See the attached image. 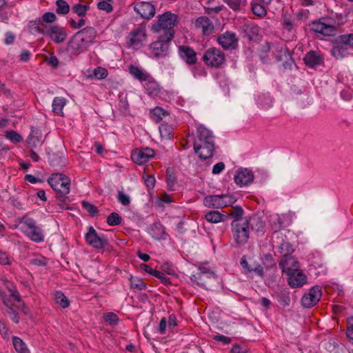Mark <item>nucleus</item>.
<instances>
[{
    "instance_id": "obj_55",
    "label": "nucleus",
    "mask_w": 353,
    "mask_h": 353,
    "mask_svg": "<svg viewBox=\"0 0 353 353\" xmlns=\"http://www.w3.org/2000/svg\"><path fill=\"white\" fill-rule=\"evenodd\" d=\"M197 273H201L202 274H205L208 276H210L212 279H215V274L214 272H212L209 268L205 266V265H201L198 268Z\"/></svg>"
},
{
    "instance_id": "obj_1",
    "label": "nucleus",
    "mask_w": 353,
    "mask_h": 353,
    "mask_svg": "<svg viewBox=\"0 0 353 353\" xmlns=\"http://www.w3.org/2000/svg\"><path fill=\"white\" fill-rule=\"evenodd\" d=\"M194 150L203 159L212 157L214 152V137L211 130L203 125L196 128V139L194 141Z\"/></svg>"
},
{
    "instance_id": "obj_16",
    "label": "nucleus",
    "mask_w": 353,
    "mask_h": 353,
    "mask_svg": "<svg viewBox=\"0 0 353 353\" xmlns=\"http://www.w3.org/2000/svg\"><path fill=\"white\" fill-rule=\"evenodd\" d=\"M134 11L142 18L150 19L155 15V8L150 2L141 1L137 3L134 8Z\"/></svg>"
},
{
    "instance_id": "obj_42",
    "label": "nucleus",
    "mask_w": 353,
    "mask_h": 353,
    "mask_svg": "<svg viewBox=\"0 0 353 353\" xmlns=\"http://www.w3.org/2000/svg\"><path fill=\"white\" fill-rule=\"evenodd\" d=\"M90 10L89 5H82L81 3H77L72 7L73 12L77 14V16L83 17L85 16L87 12Z\"/></svg>"
},
{
    "instance_id": "obj_9",
    "label": "nucleus",
    "mask_w": 353,
    "mask_h": 353,
    "mask_svg": "<svg viewBox=\"0 0 353 353\" xmlns=\"http://www.w3.org/2000/svg\"><path fill=\"white\" fill-rule=\"evenodd\" d=\"M225 60L224 53L218 48H211L205 50L203 56L204 63L211 67L217 68Z\"/></svg>"
},
{
    "instance_id": "obj_32",
    "label": "nucleus",
    "mask_w": 353,
    "mask_h": 353,
    "mask_svg": "<svg viewBox=\"0 0 353 353\" xmlns=\"http://www.w3.org/2000/svg\"><path fill=\"white\" fill-rule=\"evenodd\" d=\"M41 132L37 129L32 128L31 132L27 138L26 142L30 148H36L41 143Z\"/></svg>"
},
{
    "instance_id": "obj_62",
    "label": "nucleus",
    "mask_w": 353,
    "mask_h": 353,
    "mask_svg": "<svg viewBox=\"0 0 353 353\" xmlns=\"http://www.w3.org/2000/svg\"><path fill=\"white\" fill-rule=\"evenodd\" d=\"M228 6L234 10H238L240 9L241 0H223Z\"/></svg>"
},
{
    "instance_id": "obj_39",
    "label": "nucleus",
    "mask_w": 353,
    "mask_h": 353,
    "mask_svg": "<svg viewBox=\"0 0 353 353\" xmlns=\"http://www.w3.org/2000/svg\"><path fill=\"white\" fill-rule=\"evenodd\" d=\"M252 12L260 17H263L267 14L265 6L259 3V2L253 0L252 3Z\"/></svg>"
},
{
    "instance_id": "obj_2",
    "label": "nucleus",
    "mask_w": 353,
    "mask_h": 353,
    "mask_svg": "<svg viewBox=\"0 0 353 353\" xmlns=\"http://www.w3.org/2000/svg\"><path fill=\"white\" fill-rule=\"evenodd\" d=\"M177 21V15L170 12H165L158 17V21L152 26V29L159 35L172 40L174 36V27L176 25Z\"/></svg>"
},
{
    "instance_id": "obj_15",
    "label": "nucleus",
    "mask_w": 353,
    "mask_h": 353,
    "mask_svg": "<svg viewBox=\"0 0 353 353\" xmlns=\"http://www.w3.org/2000/svg\"><path fill=\"white\" fill-rule=\"evenodd\" d=\"M145 37L146 34L145 28L138 27L130 32L127 43L130 47L137 48L141 45V43L145 39Z\"/></svg>"
},
{
    "instance_id": "obj_14",
    "label": "nucleus",
    "mask_w": 353,
    "mask_h": 353,
    "mask_svg": "<svg viewBox=\"0 0 353 353\" xmlns=\"http://www.w3.org/2000/svg\"><path fill=\"white\" fill-rule=\"evenodd\" d=\"M154 151L150 148H143L135 149L132 151L131 158L132 161L137 164L146 163L150 158L154 155Z\"/></svg>"
},
{
    "instance_id": "obj_58",
    "label": "nucleus",
    "mask_w": 353,
    "mask_h": 353,
    "mask_svg": "<svg viewBox=\"0 0 353 353\" xmlns=\"http://www.w3.org/2000/svg\"><path fill=\"white\" fill-rule=\"evenodd\" d=\"M82 206L91 214L94 215L98 212L97 207L87 201H82Z\"/></svg>"
},
{
    "instance_id": "obj_23",
    "label": "nucleus",
    "mask_w": 353,
    "mask_h": 353,
    "mask_svg": "<svg viewBox=\"0 0 353 353\" xmlns=\"http://www.w3.org/2000/svg\"><path fill=\"white\" fill-rule=\"evenodd\" d=\"M219 43L225 49H233L237 45V39L234 33L226 32L218 38Z\"/></svg>"
},
{
    "instance_id": "obj_26",
    "label": "nucleus",
    "mask_w": 353,
    "mask_h": 353,
    "mask_svg": "<svg viewBox=\"0 0 353 353\" xmlns=\"http://www.w3.org/2000/svg\"><path fill=\"white\" fill-rule=\"evenodd\" d=\"M303 61L306 65L310 68H314L322 64L323 62V58L321 56L319 52L316 51H310L305 54Z\"/></svg>"
},
{
    "instance_id": "obj_45",
    "label": "nucleus",
    "mask_w": 353,
    "mask_h": 353,
    "mask_svg": "<svg viewBox=\"0 0 353 353\" xmlns=\"http://www.w3.org/2000/svg\"><path fill=\"white\" fill-rule=\"evenodd\" d=\"M57 19L56 14L53 12H47L43 14V16L39 19V21L41 25L43 22L52 23L54 22Z\"/></svg>"
},
{
    "instance_id": "obj_59",
    "label": "nucleus",
    "mask_w": 353,
    "mask_h": 353,
    "mask_svg": "<svg viewBox=\"0 0 353 353\" xmlns=\"http://www.w3.org/2000/svg\"><path fill=\"white\" fill-rule=\"evenodd\" d=\"M154 272L153 276L160 279L163 284L168 285L170 283V279L163 272L158 270H155Z\"/></svg>"
},
{
    "instance_id": "obj_40",
    "label": "nucleus",
    "mask_w": 353,
    "mask_h": 353,
    "mask_svg": "<svg viewBox=\"0 0 353 353\" xmlns=\"http://www.w3.org/2000/svg\"><path fill=\"white\" fill-rule=\"evenodd\" d=\"M336 39L339 41V43H341L347 48H353V33L341 34L338 36Z\"/></svg>"
},
{
    "instance_id": "obj_51",
    "label": "nucleus",
    "mask_w": 353,
    "mask_h": 353,
    "mask_svg": "<svg viewBox=\"0 0 353 353\" xmlns=\"http://www.w3.org/2000/svg\"><path fill=\"white\" fill-rule=\"evenodd\" d=\"M229 214L232 217H234V219H247V217H242V216L243 214V210L239 206H236L234 208H232L231 209V210L230 211Z\"/></svg>"
},
{
    "instance_id": "obj_20",
    "label": "nucleus",
    "mask_w": 353,
    "mask_h": 353,
    "mask_svg": "<svg viewBox=\"0 0 353 353\" xmlns=\"http://www.w3.org/2000/svg\"><path fill=\"white\" fill-rule=\"evenodd\" d=\"M310 28L312 31L324 36L334 35L336 31L334 26L326 24L321 21V20L313 21L310 24Z\"/></svg>"
},
{
    "instance_id": "obj_30",
    "label": "nucleus",
    "mask_w": 353,
    "mask_h": 353,
    "mask_svg": "<svg viewBox=\"0 0 353 353\" xmlns=\"http://www.w3.org/2000/svg\"><path fill=\"white\" fill-rule=\"evenodd\" d=\"M129 72L134 78L140 81H145L149 79L150 76L147 72L134 65L129 66Z\"/></svg>"
},
{
    "instance_id": "obj_6",
    "label": "nucleus",
    "mask_w": 353,
    "mask_h": 353,
    "mask_svg": "<svg viewBox=\"0 0 353 353\" xmlns=\"http://www.w3.org/2000/svg\"><path fill=\"white\" fill-rule=\"evenodd\" d=\"M271 244L275 254H279L282 257L290 255L294 252L292 245L288 242L283 233L272 234Z\"/></svg>"
},
{
    "instance_id": "obj_44",
    "label": "nucleus",
    "mask_w": 353,
    "mask_h": 353,
    "mask_svg": "<svg viewBox=\"0 0 353 353\" xmlns=\"http://www.w3.org/2000/svg\"><path fill=\"white\" fill-rule=\"evenodd\" d=\"M121 221V216L117 212H112L107 218V223L111 226L119 225Z\"/></svg>"
},
{
    "instance_id": "obj_3",
    "label": "nucleus",
    "mask_w": 353,
    "mask_h": 353,
    "mask_svg": "<svg viewBox=\"0 0 353 353\" xmlns=\"http://www.w3.org/2000/svg\"><path fill=\"white\" fill-rule=\"evenodd\" d=\"M21 231L31 241L41 243L44 241V234L41 228L36 225L35 221L30 217L23 216L20 220Z\"/></svg>"
},
{
    "instance_id": "obj_46",
    "label": "nucleus",
    "mask_w": 353,
    "mask_h": 353,
    "mask_svg": "<svg viewBox=\"0 0 353 353\" xmlns=\"http://www.w3.org/2000/svg\"><path fill=\"white\" fill-rule=\"evenodd\" d=\"M108 70L103 67H97L94 69L92 76L97 79L101 80L105 79L108 76Z\"/></svg>"
},
{
    "instance_id": "obj_57",
    "label": "nucleus",
    "mask_w": 353,
    "mask_h": 353,
    "mask_svg": "<svg viewBox=\"0 0 353 353\" xmlns=\"http://www.w3.org/2000/svg\"><path fill=\"white\" fill-rule=\"evenodd\" d=\"M1 94L5 96L8 99V102L11 103L13 101V93L10 89L5 87L4 85H1Z\"/></svg>"
},
{
    "instance_id": "obj_49",
    "label": "nucleus",
    "mask_w": 353,
    "mask_h": 353,
    "mask_svg": "<svg viewBox=\"0 0 353 353\" xmlns=\"http://www.w3.org/2000/svg\"><path fill=\"white\" fill-rule=\"evenodd\" d=\"M166 182L169 189L172 190L176 182V176L171 169L167 170Z\"/></svg>"
},
{
    "instance_id": "obj_22",
    "label": "nucleus",
    "mask_w": 353,
    "mask_h": 353,
    "mask_svg": "<svg viewBox=\"0 0 353 353\" xmlns=\"http://www.w3.org/2000/svg\"><path fill=\"white\" fill-rule=\"evenodd\" d=\"M287 275L288 284L292 288H299L306 283V276L299 269Z\"/></svg>"
},
{
    "instance_id": "obj_4",
    "label": "nucleus",
    "mask_w": 353,
    "mask_h": 353,
    "mask_svg": "<svg viewBox=\"0 0 353 353\" xmlns=\"http://www.w3.org/2000/svg\"><path fill=\"white\" fill-rule=\"evenodd\" d=\"M232 237L237 245L245 244L250 237L247 219H234L231 223Z\"/></svg>"
},
{
    "instance_id": "obj_13",
    "label": "nucleus",
    "mask_w": 353,
    "mask_h": 353,
    "mask_svg": "<svg viewBox=\"0 0 353 353\" xmlns=\"http://www.w3.org/2000/svg\"><path fill=\"white\" fill-rule=\"evenodd\" d=\"M321 295V288L319 285L314 286L303 295L301 303L305 307H312L320 301Z\"/></svg>"
},
{
    "instance_id": "obj_35",
    "label": "nucleus",
    "mask_w": 353,
    "mask_h": 353,
    "mask_svg": "<svg viewBox=\"0 0 353 353\" xmlns=\"http://www.w3.org/2000/svg\"><path fill=\"white\" fill-rule=\"evenodd\" d=\"M150 234L155 239H165V228L159 223H154L152 225Z\"/></svg>"
},
{
    "instance_id": "obj_64",
    "label": "nucleus",
    "mask_w": 353,
    "mask_h": 353,
    "mask_svg": "<svg viewBox=\"0 0 353 353\" xmlns=\"http://www.w3.org/2000/svg\"><path fill=\"white\" fill-rule=\"evenodd\" d=\"M11 263L10 259L8 254L0 250V264L6 265H10Z\"/></svg>"
},
{
    "instance_id": "obj_38",
    "label": "nucleus",
    "mask_w": 353,
    "mask_h": 353,
    "mask_svg": "<svg viewBox=\"0 0 353 353\" xmlns=\"http://www.w3.org/2000/svg\"><path fill=\"white\" fill-rule=\"evenodd\" d=\"M12 344L15 350L19 353H29L26 344L19 337H12Z\"/></svg>"
},
{
    "instance_id": "obj_37",
    "label": "nucleus",
    "mask_w": 353,
    "mask_h": 353,
    "mask_svg": "<svg viewBox=\"0 0 353 353\" xmlns=\"http://www.w3.org/2000/svg\"><path fill=\"white\" fill-rule=\"evenodd\" d=\"M65 103L66 100L63 97H55L52 104L53 112L56 114L62 115L63 108L65 105Z\"/></svg>"
},
{
    "instance_id": "obj_18",
    "label": "nucleus",
    "mask_w": 353,
    "mask_h": 353,
    "mask_svg": "<svg viewBox=\"0 0 353 353\" xmlns=\"http://www.w3.org/2000/svg\"><path fill=\"white\" fill-rule=\"evenodd\" d=\"M86 242L94 248H103L107 243L104 237H100L97 235L96 230L90 227L88 232L85 234Z\"/></svg>"
},
{
    "instance_id": "obj_43",
    "label": "nucleus",
    "mask_w": 353,
    "mask_h": 353,
    "mask_svg": "<svg viewBox=\"0 0 353 353\" xmlns=\"http://www.w3.org/2000/svg\"><path fill=\"white\" fill-rule=\"evenodd\" d=\"M56 12L59 14H66L70 11V6L65 0H57L56 1Z\"/></svg>"
},
{
    "instance_id": "obj_54",
    "label": "nucleus",
    "mask_w": 353,
    "mask_h": 353,
    "mask_svg": "<svg viewBox=\"0 0 353 353\" xmlns=\"http://www.w3.org/2000/svg\"><path fill=\"white\" fill-rule=\"evenodd\" d=\"M282 18L284 28L289 32L291 31L293 28V23L291 17L287 14H283Z\"/></svg>"
},
{
    "instance_id": "obj_56",
    "label": "nucleus",
    "mask_w": 353,
    "mask_h": 353,
    "mask_svg": "<svg viewBox=\"0 0 353 353\" xmlns=\"http://www.w3.org/2000/svg\"><path fill=\"white\" fill-rule=\"evenodd\" d=\"M152 112L154 116H155L159 120H161L163 117H165L168 114V112L161 107H156L153 109Z\"/></svg>"
},
{
    "instance_id": "obj_47",
    "label": "nucleus",
    "mask_w": 353,
    "mask_h": 353,
    "mask_svg": "<svg viewBox=\"0 0 353 353\" xmlns=\"http://www.w3.org/2000/svg\"><path fill=\"white\" fill-rule=\"evenodd\" d=\"M6 137L13 143H19L23 140L22 137L14 130L7 131Z\"/></svg>"
},
{
    "instance_id": "obj_61",
    "label": "nucleus",
    "mask_w": 353,
    "mask_h": 353,
    "mask_svg": "<svg viewBox=\"0 0 353 353\" xmlns=\"http://www.w3.org/2000/svg\"><path fill=\"white\" fill-rule=\"evenodd\" d=\"M30 264L36 266H45L47 264V259L43 256L34 258L30 260Z\"/></svg>"
},
{
    "instance_id": "obj_7",
    "label": "nucleus",
    "mask_w": 353,
    "mask_h": 353,
    "mask_svg": "<svg viewBox=\"0 0 353 353\" xmlns=\"http://www.w3.org/2000/svg\"><path fill=\"white\" fill-rule=\"evenodd\" d=\"M38 32L49 37L55 43L64 42L68 37L67 29L59 25L46 26L44 28H38Z\"/></svg>"
},
{
    "instance_id": "obj_28",
    "label": "nucleus",
    "mask_w": 353,
    "mask_h": 353,
    "mask_svg": "<svg viewBox=\"0 0 353 353\" xmlns=\"http://www.w3.org/2000/svg\"><path fill=\"white\" fill-rule=\"evenodd\" d=\"M247 223L249 229L256 232H263L265 228V223L261 217L257 215H252L247 218Z\"/></svg>"
},
{
    "instance_id": "obj_27",
    "label": "nucleus",
    "mask_w": 353,
    "mask_h": 353,
    "mask_svg": "<svg viewBox=\"0 0 353 353\" xmlns=\"http://www.w3.org/2000/svg\"><path fill=\"white\" fill-rule=\"evenodd\" d=\"M77 33L83 38V40L89 46L94 42L97 36V31L93 27L84 28Z\"/></svg>"
},
{
    "instance_id": "obj_11",
    "label": "nucleus",
    "mask_w": 353,
    "mask_h": 353,
    "mask_svg": "<svg viewBox=\"0 0 353 353\" xmlns=\"http://www.w3.org/2000/svg\"><path fill=\"white\" fill-rule=\"evenodd\" d=\"M88 47L83 38L75 33L68 43L66 50L71 55L77 56L86 51Z\"/></svg>"
},
{
    "instance_id": "obj_53",
    "label": "nucleus",
    "mask_w": 353,
    "mask_h": 353,
    "mask_svg": "<svg viewBox=\"0 0 353 353\" xmlns=\"http://www.w3.org/2000/svg\"><path fill=\"white\" fill-rule=\"evenodd\" d=\"M346 336L349 339L350 341L353 343V316H350L347 319Z\"/></svg>"
},
{
    "instance_id": "obj_17",
    "label": "nucleus",
    "mask_w": 353,
    "mask_h": 353,
    "mask_svg": "<svg viewBox=\"0 0 353 353\" xmlns=\"http://www.w3.org/2000/svg\"><path fill=\"white\" fill-rule=\"evenodd\" d=\"M279 265L283 272L286 274L299 269L298 261L291 254L282 257Z\"/></svg>"
},
{
    "instance_id": "obj_29",
    "label": "nucleus",
    "mask_w": 353,
    "mask_h": 353,
    "mask_svg": "<svg viewBox=\"0 0 353 353\" xmlns=\"http://www.w3.org/2000/svg\"><path fill=\"white\" fill-rule=\"evenodd\" d=\"M145 81L144 87L147 93L152 97L158 96L161 92V88L157 81L154 80L151 76L149 77V79Z\"/></svg>"
},
{
    "instance_id": "obj_24",
    "label": "nucleus",
    "mask_w": 353,
    "mask_h": 353,
    "mask_svg": "<svg viewBox=\"0 0 353 353\" xmlns=\"http://www.w3.org/2000/svg\"><path fill=\"white\" fill-rule=\"evenodd\" d=\"M333 46L331 49V54L336 59H342L349 55L348 48L341 43H339L336 39L332 41Z\"/></svg>"
},
{
    "instance_id": "obj_8",
    "label": "nucleus",
    "mask_w": 353,
    "mask_h": 353,
    "mask_svg": "<svg viewBox=\"0 0 353 353\" xmlns=\"http://www.w3.org/2000/svg\"><path fill=\"white\" fill-rule=\"evenodd\" d=\"M170 41L168 39V37L159 35L158 39L150 46L152 55L158 59L167 57L170 52Z\"/></svg>"
},
{
    "instance_id": "obj_33",
    "label": "nucleus",
    "mask_w": 353,
    "mask_h": 353,
    "mask_svg": "<svg viewBox=\"0 0 353 353\" xmlns=\"http://www.w3.org/2000/svg\"><path fill=\"white\" fill-rule=\"evenodd\" d=\"M3 305L7 307V313L11 319L15 323H19V316L18 312L14 309V304L10 302V298L8 296L2 300Z\"/></svg>"
},
{
    "instance_id": "obj_19",
    "label": "nucleus",
    "mask_w": 353,
    "mask_h": 353,
    "mask_svg": "<svg viewBox=\"0 0 353 353\" xmlns=\"http://www.w3.org/2000/svg\"><path fill=\"white\" fill-rule=\"evenodd\" d=\"M253 180V172L247 168L239 170L234 175V181L240 186L248 185L252 183Z\"/></svg>"
},
{
    "instance_id": "obj_48",
    "label": "nucleus",
    "mask_w": 353,
    "mask_h": 353,
    "mask_svg": "<svg viewBox=\"0 0 353 353\" xmlns=\"http://www.w3.org/2000/svg\"><path fill=\"white\" fill-rule=\"evenodd\" d=\"M273 52L276 53V61H279L282 59L283 57L286 54V49L283 46H273L271 48Z\"/></svg>"
},
{
    "instance_id": "obj_52",
    "label": "nucleus",
    "mask_w": 353,
    "mask_h": 353,
    "mask_svg": "<svg viewBox=\"0 0 353 353\" xmlns=\"http://www.w3.org/2000/svg\"><path fill=\"white\" fill-rule=\"evenodd\" d=\"M104 320L111 325H115L119 321L117 315L113 312H108L104 315Z\"/></svg>"
},
{
    "instance_id": "obj_36",
    "label": "nucleus",
    "mask_w": 353,
    "mask_h": 353,
    "mask_svg": "<svg viewBox=\"0 0 353 353\" xmlns=\"http://www.w3.org/2000/svg\"><path fill=\"white\" fill-rule=\"evenodd\" d=\"M205 218L210 223H218L224 221L225 215L218 211L212 210L205 214Z\"/></svg>"
},
{
    "instance_id": "obj_34",
    "label": "nucleus",
    "mask_w": 353,
    "mask_h": 353,
    "mask_svg": "<svg viewBox=\"0 0 353 353\" xmlns=\"http://www.w3.org/2000/svg\"><path fill=\"white\" fill-rule=\"evenodd\" d=\"M3 284L6 290L10 292V296L16 301L21 302V296L17 289L16 285L11 281L5 279Z\"/></svg>"
},
{
    "instance_id": "obj_50",
    "label": "nucleus",
    "mask_w": 353,
    "mask_h": 353,
    "mask_svg": "<svg viewBox=\"0 0 353 353\" xmlns=\"http://www.w3.org/2000/svg\"><path fill=\"white\" fill-rule=\"evenodd\" d=\"M112 1H99L97 3V7L99 10H104L108 13L112 12L113 7L111 4Z\"/></svg>"
},
{
    "instance_id": "obj_63",
    "label": "nucleus",
    "mask_w": 353,
    "mask_h": 353,
    "mask_svg": "<svg viewBox=\"0 0 353 353\" xmlns=\"http://www.w3.org/2000/svg\"><path fill=\"white\" fill-rule=\"evenodd\" d=\"M161 270L168 274L174 275L175 274V270L172 265L169 263H165L161 265Z\"/></svg>"
},
{
    "instance_id": "obj_60",
    "label": "nucleus",
    "mask_w": 353,
    "mask_h": 353,
    "mask_svg": "<svg viewBox=\"0 0 353 353\" xmlns=\"http://www.w3.org/2000/svg\"><path fill=\"white\" fill-rule=\"evenodd\" d=\"M117 199L118 201L123 205H128L130 203L129 196L122 192H119Z\"/></svg>"
},
{
    "instance_id": "obj_5",
    "label": "nucleus",
    "mask_w": 353,
    "mask_h": 353,
    "mask_svg": "<svg viewBox=\"0 0 353 353\" xmlns=\"http://www.w3.org/2000/svg\"><path fill=\"white\" fill-rule=\"evenodd\" d=\"M51 188L61 194L59 199L65 201L62 195L68 194L70 192V179L65 175L61 173H54L48 180Z\"/></svg>"
},
{
    "instance_id": "obj_25",
    "label": "nucleus",
    "mask_w": 353,
    "mask_h": 353,
    "mask_svg": "<svg viewBox=\"0 0 353 353\" xmlns=\"http://www.w3.org/2000/svg\"><path fill=\"white\" fill-rule=\"evenodd\" d=\"M196 28L201 29L205 35H210L214 31L213 23L206 17H200L195 21Z\"/></svg>"
},
{
    "instance_id": "obj_10",
    "label": "nucleus",
    "mask_w": 353,
    "mask_h": 353,
    "mask_svg": "<svg viewBox=\"0 0 353 353\" xmlns=\"http://www.w3.org/2000/svg\"><path fill=\"white\" fill-rule=\"evenodd\" d=\"M233 202L232 196L226 194L210 195L205 196L203 199L204 205L212 208H223L230 205Z\"/></svg>"
},
{
    "instance_id": "obj_41",
    "label": "nucleus",
    "mask_w": 353,
    "mask_h": 353,
    "mask_svg": "<svg viewBox=\"0 0 353 353\" xmlns=\"http://www.w3.org/2000/svg\"><path fill=\"white\" fill-rule=\"evenodd\" d=\"M54 301L56 303L59 304L63 308H66L70 305L68 299L61 291H57L55 292Z\"/></svg>"
},
{
    "instance_id": "obj_21",
    "label": "nucleus",
    "mask_w": 353,
    "mask_h": 353,
    "mask_svg": "<svg viewBox=\"0 0 353 353\" xmlns=\"http://www.w3.org/2000/svg\"><path fill=\"white\" fill-rule=\"evenodd\" d=\"M180 57L188 64L194 65L197 61L196 52L190 46L182 45L179 46Z\"/></svg>"
},
{
    "instance_id": "obj_31",
    "label": "nucleus",
    "mask_w": 353,
    "mask_h": 353,
    "mask_svg": "<svg viewBox=\"0 0 353 353\" xmlns=\"http://www.w3.org/2000/svg\"><path fill=\"white\" fill-rule=\"evenodd\" d=\"M190 279L193 283L206 289L209 287L210 281L213 279L210 276L197 272L192 274Z\"/></svg>"
},
{
    "instance_id": "obj_12",
    "label": "nucleus",
    "mask_w": 353,
    "mask_h": 353,
    "mask_svg": "<svg viewBox=\"0 0 353 353\" xmlns=\"http://www.w3.org/2000/svg\"><path fill=\"white\" fill-rule=\"evenodd\" d=\"M292 223V219L288 214H274L270 216V225L272 234L281 233L280 232L283 228L289 226Z\"/></svg>"
}]
</instances>
